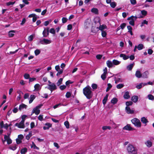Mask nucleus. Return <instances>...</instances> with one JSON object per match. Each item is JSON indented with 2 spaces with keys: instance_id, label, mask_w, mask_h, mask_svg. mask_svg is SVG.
Here are the masks:
<instances>
[{
  "instance_id": "nucleus-1",
  "label": "nucleus",
  "mask_w": 154,
  "mask_h": 154,
  "mask_svg": "<svg viewBox=\"0 0 154 154\" xmlns=\"http://www.w3.org/2000/svg\"><path fill=\"white\" fill-rule=\"evenodd\" d=\"M83 92L86 97L88 99H91L93 95L91 88L89 85L87 86L83 90Z\"/></svg>"
},
{
  "instance_id": "nucleus-2",
  "label": "nucleus",
  "mask_w": 154,
  "mask_h": 154,
  "mask_svg": "<svg viewBox=\"0 0 154 154\" xmlns=\"http://www.w3.org/2000/svg\"><path fill=\"white\" fill-rule=\"evenodd\" d=\"M127 150L129 154H136L137 153V149L132 145L129 144L128 146Z\"/></svg>"
},
{
  "instance_id": "nucleus-3",
  "label": "nucleus",
  "mask_w": 154,
  "mask_h": 154,
  "mask_svg": "<svg viewBox=\"0 0 154 154\" xmlns=\"http://www.w3.org/2000/svg\"><path fill=\"white\" fill-rule=\"evenodd\" d=\"M143 16H140L139 17H137V16H131L130 17H128L127 18L128 20H130L129 22V24L132 26H134V22L138 18H143Z\"/></svg>"
},
{
  "instance_id": "nucleus-4",
  "label": "nucleus",
  "mask_w": 154,
  "mask_h": 154,
  "mask_svg": "<svg viewBox=\"0 0 154 154\" xmlns=\"http://www.w3.org/2000/svg\"><path fill=\"white\" fill-rule=\"evenodd\" d=\"M92 24V23L90 18L86 19L84 23V28L87 29L90 27Z\"/></svg>"
},
{
  "instance_id": "nucleus-5",
  "label": "nucleus",
  "mask_w": 154,
  "mask_h": 154,
  "mask_svg": "<svg viewBox=\"0 0 154 154\" xmlns=\"http://www.w3.org/2000/svg\"><path fill=\"white\" fill-rule=\"evenodd\" d=\"M132 123L137 127H140L141 125V122L137 118H134L131 120Z\"/></svg>"
},
{
  "instance_id": "nucleus-6",
  "label": "nucleus",
  "mask_w": 154,
  "mask_h": 154,
  "mask_svg": "<svg viewBox=\"0 0 154 154\" xmlns=\"http://www.w3.org/2000/svg\"><path fill=\"white\" fill-rule=\"evenodd\" d=\"M57 89V87L54 83H51L50 81H49V90H50L51 93L54 90Z\"/></svg>"
},
{
  "instance_id": "nucleus-7",
  "label": "nucleus",
  "mask_w": 154,
  "mask_h": 154,
  "mask_svg": "<svg viewBox=\"0 0 154 154\" xmlns=\"http://www.w3.org/2000/svg\"><path fill=\"white\" fill-rule=\"evenodd\" d=\"M43 37H46L48 35V27L45 28L42 32Z\"/></svg>"
},
{
  "instance_id": "nucleus-8",
  "label": "nucleus",
  "mask_w": 154,
  "mask_h": 154,
  "mask_svg": "<svg viewBox=\"0 0 154 154\" xmlns=\"http://www.w3.org/2000/svg\"><path fill=\"white\" fill-rule=\"evenodd\" d=\"M40 112V110L35 107L33 109L32 111L31 115L34 113H35L36 115H38L39 114Z\"/></svg>"
},
{
  "instance_id": "nucleus-9",
  "label": "nucleus",
  "mask_w": 154,
  "mask_h": 154,
  "mask_svg": "<svg viewBox=\"0 0 154 154\" xmlns=\"http://www.w3.org/2000/svg\"><path fill=\"white\" fill-rule=\"evenodd\" d=\"M107 28V26L103 24L102 25H100L99 27H97L96 28V29H99V30L102 31H104L103 30L104 29H106Z\"/></svg>"
},
{
  "instance_id": "nucleus-10",
  "label": "nucleus",
  "mask_w": 154,
  "mask_h": 154,
  "mask_svg": "<svg viewBox=\"0 0 154 154\" xmlns=\"http://www.w3.org/2000/svg\"><path fill=\"white\" fill-rule=\"evenodd\" d=\"M134 63H131L130 64L128 65L126 67V69L128 71H131L132 69L133 66L134 65Z\"/></svg>"
},
{
  "instance_id": "nucleus-11",
  "label": "nucleus",
  "mask_w": 154,
  "mask_h": 154,
  "mask_svg": "<svg viewBox=\"0 0 154 154\" xmlns=\"http://www.w3.org/2000/svg\"><path fill=\"white\" fill-rule=\"evenodd\" d=\"M39 43L43 45L48 44V39L44 38L43 40H40L39 41Z\"/></svg>"
},
{
  "instance_id": "nucleus-12",
  "label": "nucleus",
  "mask_w": 154,
  "mask_h": 154,
  "mask_svg": "<svg viewBox=\"0 0 154 154\" xmlns=\"http://www.w3.org/2000/svg\"><path fill=\"white\" fill-rule=\"evenodd\" d=\"M125 109L127 113L128 114H132L134 113V110L131 109L130 107L128 106H126L125 108Z\"/></svg>"
},
{
  "instance_id": "nucleus-13",
  "label": "nucleus",
  "mask_w": 154,
  "mask_h": 154,
  "mask_svg": "<svg viewBox=\"0 0 154 154\" xmlns=\"http://www.w3.org/2000/svg\"><path fill=\"white\" fill-rule=\"evenodd\" d=\"M145 144L146 145V146L149 148L151 147L152 145V142L149 140H148L146 141L145 142Z\"/></svg>"
},
{
  "instance_id": "nucleus-14",
  "label": "nucleus",
  "mask_w": 154,
  "mask_h": 154,
  "mask_svg": "<svg viewBox=\"0 0 154 154\" xmlns=\"http://www.w3.org/2000/svg\"><path fill=\"white\" fill-rule=\"evenodd\" d=\"M123 130H125L128 131H131L132 130V128L130 126V125L127 124L123 128Z\"/></svg>"
},
{
  "instance_id": "nucleus-15",
  "label": "nucleus",
  "mask_w": 154,
  "mask_h": 154,
  "mask_svg": "<svg viewBox=\"0 0 154 154\" xmlns=\"http://www.w3.org/2000/svg\"><path fill=\"white\" fill-rule=\"evenodd\" d=\"M119 56L120 57H122L124 60H126L129 58V56L123 54H120Z\"/></svg>"
},
{
  "instance_id": "nucleus-16",
  "label": "nucleus",
  "mask_w": 154,
  "mask_h": 154,
  "mask_svg": "<svg viewBox=\"0 0 154 154\" xmlns=\"http://www.w3.org/2000/svg\"><path fill=\"white\" fill-rule=\"evenodd\" d=\"M106 64L107 66L109 68H111L114 66L112 62L110 60H107L106 61Z\"/></svg>"
},
{
  "instance_id": "nucleus-17",
  "label": "nucleus",
  "mask_w": 154,
  "mask_h": 154,
  "mask_svg": "<svg viewBox=\"0 0 154 154\" xmlns=\"http://www.w3.org/2000/svg\"><path fill=\"white\" fill-rule=\"evenodd\" d=\"M146 85H147L146 83H140L139 85H137L136 86V88L137 89H140L142 87Z\"/></svg>"
},
{
  "instance_id": "nucleus-18",
  "label": "nucleus",
  "mask_w": 154,
  "mask_h": 154,
  "mask_svg": "<svg viewBox=\"0 0 154 154\" xmlns=\"http://www.w3.org/2000/svg\"><path fill=\"white\" fill-rule=\"evenodd\" d=\"M14 126H17L18 128H23L25 127V125L22 124L21 123H20V122L19 123H16L14 125Z\"/></svg>"
},
{
  "instance_id": "nucleus-19",
  "label": "nucleus",
  "mask_w": 154,
  "mask_h": 154,
  "mask_svg": "<svg viewBox=\"0 0 154 154\" xmlns=\"http://www.w3.org/2000/svg\"><path fill=\"white\" fill-rule=\"evenodd\" d=\"M138 99V97L137 96H133L131 98V100L134 103L137 102Z\"/></svg>"
},
{
  "instance_id": "nucleus-20",
  "label": "nucleus",
  "mask_w": 154,
  "mask_h": 154,
  "mask_svg": "<svg viewBox=\"0 0 154 154\" xmlns=\"http://www.w3.org/2000/svg\"><path fill=\"white\" fill-rule=\"evenodd\" d=\"M135 76L137 78H139L142 77V75L140 71L137 70L136 72Z\"/></svg>"
},
{
  "instance_id": "nucleus-21",
  "label": "nucleus",
  "mask_w": 154,
  "mask_h": 154,
  "mask_svg": "<svg viewBox=\"0 0 154 154\" xmlns=\"http://www.w3.org/2000/svg\"><path fill=\"white\" fill-rule=\"evenodd\" d=\"M114 80L115 81V83L116 84L118 83L119 82H122V80L120 78L115 77L114 78Z\"/></svg>"
},
{
  "instance_id": "nucleus-22",
  "label": "nucleus",
  "mask_w": 154,
  "mask_h": 154,
  "mask_svg": "<svg viewBox=\"0 0 154 154\" xmlns=\"http://www.w3.org/2000/svg\"><path fill=\"white\" fill-rule=\"evenodd\" d=\"M141 121L143 123L146 124V123L148 122L147 119L144 117L141 118Z\"/></svg>"
},
{
  "instance_id": "nucleus-23",
  "label": "nucleus",
  "mask_w": 154,
  "mask_h": 154,
  "mask_svg": "<svg viewBox=\"0 0 154 154\" xmlns=\"http://www.w3.org/2000/svg\"><path fill=\"white\" fill-rule=\"evenodd\" d=\"M124 97L125 99H127L130 98V96L129 95V92L128 91L126 92L124 95Z\"/></svg>"
},
{
  "instance_id": "nucleus-24",
  "label": "nucleus",
  "mask_w": 154,
  "mask_h": 154,
  "mask_svg": "<svg viewBox=\"0 0 154 154\" xmlns=\"http://www.w3.org/2000/svg\"><path fill=\"white\" fill-rule=\"evenodd\" d=\"M112 62L113 63V66L114 65H118L121 62V61H119L117 60H115V59L113 60H112Z\"/></svg>"
},
{
  "instance_id": "nucleus-25",
  "label": "nucleus",
  "mask_w": 154,
  "mask_h": 154,
  "mask_svg": "<svg viewBox=\"0 0 154 154\" xmlns=\"http://www.w3.org/2000/svg\"><path fill=\"white\" fill-rule=\"evenodd\" d=\"M15 32L14 30H11L8 32V36L10 37H12L14 35V34L13 33Z\"/></svg>"
},
{
  "instance_id": "nucleus-26",
  "label": "nucleus",
  "mask_w": 154,
  "mask_h": 154,
  "mask_svg": "<svg viewBox=\"0 0 154 154\" xmlns=\"http://www.w3.org/2000/svg\"><path fill=\"white\" fill-rule=\"evenodd\" d=\"M27 106L24 104L22 103L19 106V109L20 111H21L22 109L24 108H26Z\"/></svg>"
},
{
  "instance_id": "nucleus-27",
  "label": "nucleus",
  "mask_w": 154,
  "mask_h": 154,
  "mask_svg": "<svg viewBox=\"0 0 154 154\" xmlns=\"http://www.w3.org/2000/svg\"><path fill=\"white\" fill-rule=\"evenodd\" d=\"M35 98V95H31L30 96V99L29 101V104L31 103Z\"/></svg>"
},
{
  "instance_id": "nucleus-28",
  "label": "nucleus",
  "mask_w": 154,
  "mask_h": 154,
  "mask_svg": "<svg viewBox=\"0 0 154 154\" xmlns=\"http://www.w3.org/2000/svg\"><path fill=\"white\" fill-rule=\"evenodd\" d=\"M27 148L25 147L23 148L22 149H21L20 153L21 154H25V153L27 152Z\"/></svg>"
},
{
  "instance_id": "nucleus-29",
  "label": "nucleus",
  "mask_w": 154,
  "mask_h": 154,
  "mask_svg": "<svg viewBox=\"0 0 154 154\" xmlns=\"http://www.w3.org/2000/svg\"><path fill=\"white\" fill-rule=\"evenodd\" d=\"M17 145L16 144H15L13 146H10L9 148L10 149L14 151L17 149Z\"/></svg>"
},
{
  "instance_id": "nucleus-30",
  "label": "nucleus",
  "mask_w": 154,
  "mask_h": 154,
  "mask_svg": "<svg viewBox=\"0 0 154 154\" xmlns=\"http://www.w3.org/2000/svg\"><path fill=\"white\" fill-rule=\"evenodd\" d=\"M108 96V95L106 94L105 96L104 97L103 99V103L104 105L106 103L107 100Z\"/></svg>"
},
{
  "instance_id": "nucleus-31",
  "label": "nucleus",
  "mask_w": 154,
  "mask_h": 154,
  "mask_svg": "<svg viewBox=\"0 0 154 154\" xmlns=\"http://www.w3.org/2000/svg\"><path fill=\"white\" fill-rule=\"evenodd\" d=\"M137 47L138 50H140L144 48V46L142 44H140L138 45Z\"/></svg>"
},
{
  "instance_id": "nucleus-32",
  "label": "nucleus",
  "mask_w": 154,
  "mask_h": 154,
  "mask_svg": "<svg viewBox=\"0 0 154 154\" xmlns=\"http://www.w3.org/2000/svg\"><path fill=\"white\" fill-rule=\"evenodd\" d=\"M118 101V100L117 98H113L111 100V102L112 103L115 104H116Z\"/></svg>"
},
{
  "instance_id": "nucleus-33",
  "label": "nucleus",
  "mask_w": 154,
  "mask_h": 154,
  "mask_svg": "<svg viewBox=\"0 0 154 154\" xmlns=\"http://www.w3.org/2000/svg\"><path fill=\"white\" fill-rule=\"evenodd\" d=\"M98 10L97 8H94L91 9V11L95 14H97L98 13Z\"/></svg>"
},
{
  "instance_id": "nucleus-34",
  "label": "nucleus",
  "mask_w": 154,
  "mask_h": 154,
  "mask_svg": "<svg viewBox=\"0 0 154 154\" xmlns=\"http://www.w3.org/2000/svg\"><path fill=\"white\" fill-rule=\"evenodd\" d=\"M116 5L117 4L115 2H111L110 4V5L111 7L113 8H115L116 6Z\"/></svg>"
},
{
  "instance_id": "nucleus-35",
  "label": "nucleus",
  "mask_w": 154,
  "mask_h": 154,
  "mask_svg": "<svg viewBox=\"0 0 154 154\" xmlns=\"http://www.w3.org/2000/svg\"><path fill=\"white\" fill-rule=\"evenodd\" d=\"M63 79V78H60L58 81L57 82V86H59L60 85L62 82Z\"/></svg>"
},
{
  "instance_id": "nucleus-36",
  "label": "nucleus",
  "mask_w": 154,
  "mask_h": 154,
  "mask_svg": "<svg viewBox=\"0 0 154 154\" xmlns=\"http://www.w3.org/2000/svg\"><path fill=\"white\" fill-rule=\"evenodd\" d=\"M64 125L68 129L69 128V122L68 121H66L64 122Z\"/></svg>"
},
{
  "instance_id": "nucleus-37",
  "label": "nucleus",
  "mask_w": 154,
  "mask_h": 154,
  "mask_svg": "<svg viewBox=\"0 0 154 154\" xmlns=\"http://www.w3.org/2000/svg\"><path fill=\"white\" fill-rule=\"evenodd\" d=\"M148 74V72L146 71L143 73V77L144 78H146L147 77V75Z\"/></svg>"
},
{
  "instance_id": "nucleus-38",
  "label": "nucleus",
  "mask_w": 154,
  "mask_h": 154,
  "mask_svg": "<svg viewBox=\"0 0 154 154\" xmlns=\"http://www.w3.org/2000/svg\"><path fill=\"white\" fill-rule=\"evenodd\" d=\"M32 136V133L31 132H29V134H27L26 136V138L27 140H29L30 137Z\"/></svg>"
},
{
  "instance_id": "nucleus-39",
  "label": "nucleus",
  "mask_w": 154,
  "mask_h": 154,
  "mask_svg": "<svg viewBox=\"0 0 154 154\" xmlns=\"http://www.w3.org/2000/svg\"><path fill=\"white\" fill-rule=\"evenodd\" d=\"M111 127L109 126H104L102 127V129L104 130L108 129L109 130H110Z\"/></svg>"
},
{
  "instance_id": "nucleus-40",
  "label": "nucleus",
  "mask_w": 154,
  "mask_h": 154,
  "mask_svg": "<svg viewBox=\"0 0 154 154\" xmlns=\"http://www.w3.org/2000/svg\"><path fill=\"white\" fill-rule=\"evenodd\" d=\"M124 86L123 84H119L117 85L116 88L118 89H121Z\"/></svg>"
},
{
  "instance_id": "nucleus-41",
  "label": "nucleus",
  "mask_w": 154,
  "mask_h": 154,
  "mask_svg": "<svg viewBox=\"0 0 154 154\" xmlns=\"http://www.w3.org/2000/svg\"><path fill=\"white\" fill-rule=\"evenodd\" d=\"M34 38V36L32 35H31L30 36H29L28 38V40L29 41H32Z\"/></svg>"
},
{
  "instance_id": "nucleus-42",
  "label": "nucleus",
  "mask_w": 154,
  "mask_h": 154,
  "mask_svg": "<svg viewBox=\"0 0 154 154\" xmlns=\"http://www.w3.org/2000/svg\"><path fill=\"white\" fill-rule=\"evenodd\" d=\"M148 97L149 100H154V96L151 94H149L148 96Z\"/></svg>"
},
{
  "instance_id": "nucleus-43",
  "label": "nucleus",
  "mask_w": 154,
  "mask_h": 154,
  "mask_svg": "<svg viewBox=\"0 0 154 154\" xmlns=\"http://www.w3.org/2000/svg\"><path fill=\"white\" fill-rule=\"evenodd\" d=\"M23 76L24 78L26 79H29L30 78V75L28 73L25 74Z\"/></svg>"
},
{
  "instance_id": "nucleus-44",
  "label": "nucleus",
  "mask_w": 154,
  "mask_h": 154,
  "mask_svg": "<svg viewBox=\"0 0 154 154\" xmlns=\"http://www.w3.org/2000/svg\"><path fill=\"white\" fill-rule=\"evenodd\" d=\"M101 35L103 37H105L107 35L106 32L105 31H101Z\"/></svg>"
},
{
  "instance_id": "nucleus-45",
  "label": "nucleus",
  "mask_w": 154,
  "mask_h": 154,
  "mask_svg": "<svg viewBox=\"0 0 154 154\" xmlns=\"http://www.w3.org/2000/svg\"><path fill=\"white\" fill-rule=\"evenodd\" d=\"M133 104V102L131 101H127L126 102V105L127 106L131 105Z\"/></svg>"
},
{
  "instance_id": "nucleus-46",
  "label": "nucleus",
  "mask_w": 154,
  "mask_h": 154,
  "mask_svg": "<svg viewBox=\"0 0 154 154\" xmlns=\"http://www.w3.org/2000/svg\"><path fill=\"white\" fill-rule=\"evenodd\" d=\"M63 69H60L59 71H57L58 72L57 74V76H59L63 72Z\"/></svg>"
},
{
  "instance_id": "nucleus-47",
  "label": "nucleus",
  "mask_w": 154,
  "mask_h": 154,
  "mask_svg": "<svg viewBox=\"0 0 154 154\" xmlns=\"http://www.w3.org/2000/svg\"><path fill=\"white\" fill-rule=\"evenodd\" d=\"M141 13L144 16H145L147 14V11L144 10L141 11Z\"/></svg>"
},
{
  "instance_id": "nucleus-48",
  "label": "nucleus",
  "mask_w": 154,
  "mask_h": 154,
  "mask_svg": "<svg viewBox=\"0 0 154 154\" xmlns=\"http://www.w3.org/2000/svg\"><path fill=\"white\" fill-rule=\"evenodd\" d=\"M106 74H105V73H103L101 75V78L103 80H104L106 78Z\"/></svg>"
},
{
  "instance_id": "nucleus-49",
  "label": "nucleus",
  "mask_w": 154,
  "mask_h": 154,
  "mask_svg": "<svg viewBox=\"0 0 154 154\" xmlns=\"http://www.w3.org/2000/svg\"><path fill=\"white\" fill-rule=\"evenodd\" d=\"M15 2H8L6 3V5L7 6H10V5H13L15 3Z\"/></svg>"
},
{
  "instance_id": "nucleus-50",
  "label": "nucleus",
  "mask_w": 154,
  "mask_h": 154,
  "mask_svg": "<svg viewBox=\"0 0 154 154\" xmlns=\"http://www.w3.org/2000/svg\"><path fill=\"white\" fill-rule=\"evenodd\" d=\"M126 25V24L125 23H122L120 26V27H121V28L123 29L125 27Z\"/></svg>"
},
{
  "instance_id": "nucleus-51",
  "label": "nucleus",
  "mask_w": 154,
  "mask_h": 154,
  "mask_svg": "<svg viewBox=\"0 0 154 154\" xmlns=\"http://www.w3.org/2000/svg\"><path fill=\"white\" fill-rule=\"evenodd\" d=\"M16 140V143L17 144H19L22 142V140L19 139H18V138H17Z\"/></svg>"
},
{
  "instance_id": "nucleus-52",
  "label": "nucleus",
  "mask_w": 154,
  "mask_h": 154,
  "mask_svg": "<svg viewBox=\"0 0 154 154\" xmlns=\"http://www.w3.org/2000/svg\"><path fill=\"white\" fill-rule=\"evenodd\" d=\"M62 23H66L67 21V19L66 17H63L62 18Z\"/></svg>"
},
{
  "instance_id": "nucleus-53",
  "label": "nucleus",
  "mask_w": 154,
  "mask_h": 154,
  "mask_svg": "<svg viewBox=\"0 0 154 154\" xmlns=\"http://www.w3.org/2000/svg\"><path fill=\"white\" fill-rule=\"evenodd\" d=\"M40 87L39 84H37L35 85H34V88L35 90H38L39 89V88Z\"/></svg>"
},
{
  "instance_id": "nucleus-54",
  "label": "nucleus",
  "mask_w": 154,
  "mask_h": 154,
  "mask_svg": "<svg viewBox=\"0 0 154 154\" xmlns=\"http://www.w3.org/2000/svg\"><path fill=\"white\" fill-rule=\"evenodd\" d=\"M92 88L94 89H96L97 88V85L96 84H93L91 85Z\"/></svg>"
},
{
  "instance_id": "nucleus-55",
  "label": "nucleus",
  "mask_w": 154,
  "mask_h": 154,
  "mask_svg": "<svg viewBox=\"0 0 154 154\" xmlns=\"http://www.w3.org/2000/svg\"><path fill=\"white\" fill-rule=\"evenodd\" d=\"M50 32L53 34H54L55 33V30L54 28H51L50 30Z\"/></svg>"
},
{
  "instance_id": "nucleus-56",
  "label": "nucleus",
  "mask_w": 154,
  "mask_h": 154,
  "mask_svg": "<svg viewBox=\"0 0 154 154\" xmlns=\"http://www.w3.org/2000/svg\"><path fill=\"white\" fill-rule=\"evenodd\" d=\"M34 52L35 55H38L40 53V51L39 50L36 49L35 50Z\"/></svg>"
},
{
  "instance_id": "nucleus-57",
  "label": "nucleus",
  "mask_w": 154,
  "mask_h": 154,
  "mask_svg": "<svg viewBox=\"0 0 154 154\" xmlns=\"http://www.w3.org/2000/svg\"><path fill=\"white\" fill-rule=\"evenodd\" d=\"M130 2L131 4L133 5H134L137 3L136 0H130Z\"/></svg>"
},
{
  "instance_id": "nucleus-58",
  "label": "nucleus",
  "mask_w": 154,
  "mask_h": 154,
  "mask_svg": "<svg viewBox=\"0 0 154 154\" xmlns=\"http://www.w3.org/2000/svg\"><path fill=\"white\" fill-rule=\"evenodd\" d=\"M62 105V104L61 103H59L53 106V108L54 109H56V108Z\"/></svg>"
},
{
  "instance_id": "nucleus-59",
  "label": "nucleus",
  "mask_w": 154,
  "mask_h": 154,
  "mask_svg": "<svg viewBox=\"0 0 154 154\" xmlns=\"http://www.w3.org/2000/svg\"><path fill=\"white\" fill-rule=\"evenodd\" d=\"M32 146H31L32 147H33V148L34 149H39V148L38 147H37L36 145H35V144L33 142H32Z\"/></svg>"
},
{
  "instance_id": "nucleus-60",
  "label": "nucleus",
  "mask_w": 154,
  "mask_h": 154,
  "mask_svg": "<svg viewBox=\"0 0 154 154\" xmlns=\"http://www.w3.org/2000/svg\"><path fill=\"white\" fill-rule=\"evenodd\" d=\"M71 95V93L70 92H67L66 94V97L67 98H69L70 97Z\"/></svg>"
},
{
  "instance_id": "nucleus-61",
  "label": "nucleus",
  "mask_w": 154,
  "mask_h": 154,
  "mask_svg": "<svg viewBox=\"0 0 154 154\" xmlns=\"http://www.w3.org/2000/svg\"><path fill=\"white\" fill-rule=\"evenodd\" d=\"M23 138L24 137L23 135L20 134L18 135L17 138L22 140V139H23Z\"/></svg>"
},
{
  "instance_id": "nucleus-62",
  "label": "nucleus",
  "mask_w": 154,
  "mask_h": 154,
  "mask_svg": "<svg viewBox=\"0 0 154 154\" xmlns=\"http://www.w3.org/2000/svg\"><path fill=\"white\" fill-rule=\"evenodd\" d=\"M66 88V86L64 85H61L60 87V89L61 90H63L64 89H65Z\"/></svg>"
},
{
  "instance_id": "nucleus-63",
  "label": "nucleus",
  "mask_w": 154,
  "mask_h": 154,
  "mask_svg": "<svg viewBox=\"0 0 154 154\" xmlns=\"http://www.w3.org/2000/svg\"><path fill=\"white\" fill-rule=\"evenodd\" d=\"M128 14V13H126L125 12H123L122 13V17H123L124 18H125L126 17L127 15Z\"/></svg>"
},
{
  "instance_id": "nucleus-64",
  "label": "nucleus",
  "mask_w": 154,
  "mask_h": 154,
  "mask_svg": "<svg viewBox=\"0 0 154 154\" xmlns=\"http://www.w3.org/2000/svg\"><path fill=\"white\" fill-rule=\"evenodd\" d=\"M73 82L71 81L70 80H69L66 82V85H68L70 84H72Z\"/></svg>"
}]
</instances>
